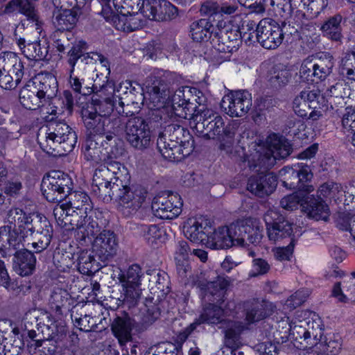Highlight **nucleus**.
I'll return each mask as SVG.
<instances>
[{
  "label": "nucleus",
  "instance_id": "obj_1",
  "mask_svg": "<svg viewBox=\"0 0 355 355\" xmlns=\"http://www.w3.org/2000/svg\"><path fill=\"white\" fill-rule=\"evenodd\" d=\"M266 143L268 148L258 146V148L254 149L250 155H246L242 148L243 156L241 157V162L244 168L248 166L250 170L256 171L260 169L268 170L275 164L277 159H284L292 152L290 143L279 134L269 135Z\"/></svg>",
  "mask_w": 355,
  "mask_h": 355
},
{
  "label": "nucleus",
  "instance_id": "obj_2",
  "mask_svg": "<svg viewBox=\"0 0 355 355\" xmlns=\"http://www.w3.org/2000/svg\"><path fill=\"white\" fill-rule=\"evenodd\" d=\"M194 129L200 135L208 139H217L219 149L230 152L234 144L235 128L225 125L223 118L214 110L208 108L199 110L194 119Z\"/></svg>",
  "mask_w": 355,
  "mask_h": 355
},
{
  "label": "nucleus",
  "instance_id": "obj_3",
  "mask_svg": "<svg viewBox=\"0 0 355 355\" xmlns=\"http://www.w3.org/2000/svg\"><path fill=\"white\" fill-rule=\"evenodd\" d=\"M157 146L164 159L180 162L193 151L194 140L187 128L170 124L159 135Z\"/></svg>",
  "mask_w": 355,
  "mask_h": 355
},
{
  "label": "nucleus",
  "instance_id": "obj_4",
  "mask_svg": "<svg viewBox=\"0 0 355 355\" xmlns=\"http://www.w3.org/2000/svg\"><path fill=\"white\" fill-rule=\"evenodd\" d=\"M130 178L128 168L119 162L107 159L101 164L93 174L91 190L98 199L111 202L114 187L119 182L125 183Z\"/></svg>",
  "mask_w": 355,
  "mask_h": 355
},
{
  "label": "nucleus",
  "instance_id": "obj_5",
  "mask_svg": "<svg viewBox=\"0 0 355 355\" xmlns=\"http://www.w3.org/2000/svg\"><path fill=\"white\" fill-rule=\"evenodd\" d=\"M78 137L65 122L51 121L45 131L41 129L37 141L42 150L53 156H60L71 152L76 146Z\"/></svg>",
  "mask_w": 355,
  "mask_h": 355
},
{
  "label": "nucleus",
  "instance_id": "obj_6",
  "mask_svg": "<svg viewBox=\"0 0 355 355\" xmlns=\"http://www.w3.org/2000/svg\"><path fill=\"white\" fill-rule=\"evenodd\" d=\"M17 223L26 235L32 236L31 245L35 252L40 253L48 248L52 239L53 227L46 217L26 211V217L22 216Z\"/></svg>",
  "mask_w": 355,
  "mask_h": 355
},
{
  "label": "nucleus",
  "instance_id": "obj_7",
  "mask_svg": "<svg viewBox=\"0 0 355 355\" xmlns=\"http://www.w3.org/2000/svg\"><path fill=\"white\" fill-rule=\"evenodd\" d=\"M114 187L111 200L115 199L119 202V210L125 217L135 214L144 202L147 191L141 185H130V178L123 182H119Z\"/></svg>",
  "mask_w": 355,
  "mask_h": 355
},
{
  "label": "nucleus",
  "instance_id": "obj_8",
  "mask_svg": "<svg viewBox=\"0 0 355 355\" xmlns=\"http://www.w3.org/2000/svg\"><path fill=\"white\" fill-rule=\"evenodd\" d=\"M141 276V268L138 264H132L127 270L121 272L119 279L123 293L119 297L114 298L116 306L112 309H117L121 306L131 309L137 304L141 294L139 288Z\"/></svg>",
  "mask_w": 355,
  "mask_h": 355
},
{
  "label": "nucleus",
  "instance_id": "obj_9",
  "mask_svg": "<svg viewBox=\"0 0 355 355\" xmlns=\"http://www.w3.org/2000/svg\"><path fill=\"white\" fill-rule=\"evenodd\" d=\"M78 217L71 230H75V238L81 245L91 242L92 238L109 225V220L97 209L78 214Z\"/></svg>",
  "mask_w": 355,
  "mask_h": 355
},
{
  "label": "nucleus",
  "instance_id": "obj_10",
  "mask_svg": "<svg viewBox=\"0 0 355 355\" xmlns=\"http://www.w3.org/2000/svg\"><path fill=\"white\" fill-rule=\"evenodd\" d=\"M71 190V178L61 171H52L45 175L42 180L41 191L49 202H60Z\"/></svg>",
  "mask_w": 355,
  "mask_h": 355
},
{
  "label": "nucleus",
  "instance_id": "obj_11",
  "mask_svg": "<svg viewBox=\"0 0 355 355\" xmlns=\"http://www.w3.org/2000/svg\"><path fill=\"white\" fill-rule=\"evenodd\" d=\"M279 175L282 185L286 189L307 193L314 190L313 186L308 183L313 178V173L308 165L298 163L293 166H284L279 171Z\"/></svg>",
  "mask_w": 355,
  "mask_h": 355
},
{
  "label": "nucleus",
  "instance_id": "obj_12",
  "mask_svg": "<svg viewBox=\"0 0 355 355\" xmlns=\"http://www.w3.org/2000/svg\"><path fill=\"white\" fill-rule=\"evenodd\" d=\"M232 232L236 236V244L238 246H245L249 243L259 244L263 238V226L259 220L248 218L231 224Z\"/></svg>",
  "mask_w": 355,
  "mask_h": 355
},
{
  "label": "nucleus",
  "instance_id": "obj_13",
  "mask_svg": "<svg viewBox=\"0 0 355 355\" xmlns=\"http://www.w3.org/2000/svg\"><path fill=\"white\" fill-rule=\"evenodd\" d=\"M42 24L43 23L41 21V31L39 33H37L35 28L31 27L30 25L28 27H27V26H23L25 29V35H26L28 32H31L33 34V40L26 37H18L17 34L16 33H15L17 46L24 56L29 60L36 61L44 60L48 55V46L45 44L42 45L39 40L40 36L42 32Z\"/></svg>",
  "mask_w": 355,
  "mask_h": 355
},
{
  "label": "nucleus",
  "instance_id": "obj_14",
  "mask_svg": "<svg viewBox=\"0 0 355 355\" xmlns=\"http://www.w3.org/2000/svg\"><path fill=\"white\" fill-rule=\"evenodd\" d=\"M263 220L270 241L276 243L292 235V223L286 220L277 210H268L263 216Z\"/></svg>",
  "mask_w": 355,
  "mask_h": 355
},
{
  "label": "nucleus",
  "instance_id": "obj_15",
  "mask_svg": "<svg viewBox=\"0 0 355 355\" xmlns=\"http://www.w3.org/2000/svg\"><path fill=\"white\" fill-rule=\"evenodd\" d=\"M125 137L128 143L137 149L147 148L151 137L148 123L139 116L130 119L125 125Z\"/></svg>",
  "mask_w": 355,
  "mask_h": 355
},
{
  "label": "nucleus",
  "instance_id": "obj_16",
  "mask_svg": "<svg viewBox=\"0 0 355 355\" xmlns=\"http://www.w3.org/2000/svg\"><path fill=\"white\" fill-rule=\"evenodd\" d=\"M256 40L263 48L275 49L282 43L280 24L270 18H264L257 24Z\"/></svg>",
  "mask_w": 355,
  "mask_h": 355
},
{
  "label": "nucleus",
  "instance_id": "obj_17",
  "mask_svg": "<svg viewBox=\"0 0 355 355\" xmlns=\"http://www.w3.org/2000/svg\"><path fill=\"white\" fill-rule=\"evenodd\" d=\"M119 239L114 231L103 229L92 242V250L102 261L113 258L118 251Z\"/></svg>",
  "mask_w": 355,
  "mask_h": 355
},
{
  "label": "nucleus",
  "instance_id": "obj_18",
  "mask_svg": "<svg viewBox=\"0 0 355 355\" xmlns=\"http://www.w3.org/2000/svg\"><path fill=\"white\" fill-rule=\"evenodd\" d=\"M183 201L180 196L170 193L167 196L155 198L152 203V210L155 216L166 220L177 218L182 211Z\"/></svg>",
  "mask_w": 355,
  "mask_h": 355
},
{
  "label": "nucleus",
  "instance_id": "obj_19",
  "mask_svg": "<svg viewBox=\"0 0 355 355\" xmlns=\"http://www.w3.org/2000/svg\"><path fill=\"white\" fill-rule=\"evenodd\" d=\"M252 95L247 90L232 92L222 100L221 106L231 117L245 116L252 107Z\"/></svg>",
  "mask_w": 355,
  "mask_h": 355
},
{
  "label": "nucleus",
  "instance_id": "obj_20",
  "mask_svg": "<svg viewBox=\"0 0 355 355\" xmlns=\"http://www.w3.org/2000/svg\"><path fill=\"white\" fill-rule=\"evenodd\" d=\"M191 87L186 86L177 89L171 98V107L175 116L181 119H191L194 117L197 110L196 103L190 101Z\"/></svg>",
  "mask_w": 355,
  "mask_h": 355
},
{
  "label": "nucleus",
  "instance_id": "obj_21",
  "mask_svg": "<svg viewBox=\"0 0 355 355\" xmlns=\"http://www.w3.org/2000/svg\"><path fill=\"white\" fill-rule=\"evenodd\" d=\"M315 324L317 325V329H318L319 324L309 319L292 322L289 324L290 335L295 341L302 345L301 347L306 348L312 346L315 343V340L317 337V334L315 333L316 331Z\"/></svg>",
  "mask_w": 355,
  "mask_h": 355
},
{
  "label": "nucleus",
  "instance_id": "obj_22",
  "mask_svg": "<svg viewBox=\"0 0 355 355\" xmlns=\"http://www.w3.org/2000/svg\"><path fill=\"white\" fill-rule=\"evenodd\" d=\"M22 216L26 217V211L20 208H13L9 211L8 218L10 223H13L15 227L11 229L10 227H8V236L9 241V251L20 250L24 248L26 239L28 237L26 235L22 228H20L17 223L21 219Z\"/></svg>",
  "mask_w": 355,
  "mask_h": 355
},
{
  "label": "nucleus",
  "instance_id": "obj_23",
  "mask_svg": "<svg viewBox=\"0 0 355 355\" xmlns=\"http://www.w3.org/2000/svg\"><path fill=\"white\" fill-rule=\"evenodd\" d=\"M150 20L170 21L178 15V8L167 0H150L143 11Z\"/></svg>",
  "mask_w": 355,
  "mask_h": 355
},
{
  "label": "nucleus",
  "instance_id": "obj_24",
  "mask_svg": "<svg viewBox=\"0 0 355 355\" xmlns=\"http://www.w3.org/2000/svg\"><path fill=\"white\" fill-rule=\"evenodd\" d=\"M277 184V177L273 173L261 172L249 178L247 189L255 196L262 198L272 193Z\"/></svg>",
  "mask_w": 355,
  "mask_h": 355
},
{
  "label": "nucleus",
  "instance_id": "obj_25",
  "mask_svg": "<svg viewBox=\"0 0 355 355\" xmlns=\"http://www.w3.org/2000/svg\"><path fill=\"white\" fill-rule=\"evenodd\" d=\"M49 327H42L43 338L35 340L34 355H58L62 335L49 332Z\"/></svg>",
  "mask_w": 355,
  "mask_h": 355
},
{
  "label": "nucleus",
  "instance_id": "obj_26",
  "mask_svg": "<svg viewBox=\"0 0 355 355\" xmlns=\"http://www.w3.org/2000/svg\"><path fill=\"white\" fill-rule=\"evenodd\" d=\"M133 327V320L125 311L121 315H116L113 319L111 324V330L121 347H123L128 343L132 341Z\"/></svg>",
  "mask_w": 355,
  "mask_h": 355
},
{
  "label": "nucleus",
  "instance_id": "obj_27",
  "mask_svg": "<svg viewBox=\"0 0 355 355\" xmlns=\"http://www.w3.org/2000/svg\"><path fill=\"white\" fill-rule=\"evenodd\" d=\"M47 103L57 94L58 86L56 78L51 73H40L29 80Z\"/></svg>",
  "mask_w": 355,
  "mask_h": 355
},
{
  "label": "nucleus",
  "instance_id": "obj_28",
  "mask_svg": "<svg viewBox=\"0 0 355 355\" xmlns=\"http://www.w3.org/2000/svg\"><path fill=\"white\" fill-rule=\"evenodd\" d=\"M207 248L213 250L228 249L236 244V236L232 232L231 224L229 226L219 227L205 239Z\"/></svg>",
  "mask_w": 355,
  "mask_h": 355
},
{
  "label": "nucleus",
  "instance_id": "obj_29",
  "mask_svg": "<svg viewBox=\"0 0 355 355\" xmlns=\"http://www.w3.org/2000/svg\"><path fill=\"white\" fill-rule=\"evenodd\" d=\"M83 118L87 129V136L104 139L106 133L105 125L110 122L107 117L102 116L92 110L85 109L83 111Z\"/></svg>",
  "mask_w": 355,
  "mask_h": 355
},
{
  "label": "nucleus",
  "instance_id": "obj_30",
  "mask_svg": "<svg viewBox=\"0 0 355 355\" xmlns=\"http://www.w3.org/2000/svg\"><path fill=\"white\" fill-rule=\"evenodd\" d=\"M127 10V13L123 12L114 16L112 21L116 29L125 32H132L141 28L146 24V21L142 18L143 11Z\"/></svg>",
  "mask_w": 355,
  "mask_h": 355
},
{
  "label": "nucleus",
  "instance_id": "obj_31",
  "mask_svg": "<svg viewBox=\"0 0 355 355\" xmlns=\"http://www.w3.org/2000/svg\"><path fill=\"white\" fill-rule=\"evenodd\" d=\"M13 255L12 268L17 274L27 277L34 272L37 259L31 251L24 248L17 250Z\"/></svg>",
  "mask_w": 355,
  "mask_h": 355
},
{
  "label": "nucleus",
  "instance_id": "obj_32",
  "mask_svg": "<svg viewBox=\"0 0 355 355\" xmlns=\"http://www.w3.org/2000/svg\"><path fill=\"white\" fill-rule=\"evenodd\" d=\"M208 223L202 217L189 218L184 222L183 233L193 243H202L207 234Z\"/></svg>",
  "mask_w": 355,
  "mask_h": 355
},
{
  "label": "nucleus",
  "instance_id": "obj_33",
  "mask_svg": "<svg viewBox=\"0 0 355 355\" xmlns=\"http://www.w3.org/2000/svg\"><path fill=\"white\" fill-rule=\"evenodd\" d=\"M104 139L101 137H92V136H87L86 140L82 146V152L84 158L92 162V164H99L105 159V154L108 153L107 151L103 152L107 149L104 147Z\"/></svg>",
  "mask_w": 355,
  "mask_h": 355
},
{
  "label": "nucleus",
  "instance_id": "obj_34",
  "mask_svg": "<svg viewBox=\"0 0 355 355\" xmlns=\"http://www.w3.org/2000/svg\"><path fill=\"white\" fill-rule=\"evenodd\" d=\"M150 109L160 110L170 103L171 92L164 80H157L148 92Z\"/></svg>",
  "mask_w": 355,
  "mask_h": 355
},
{
  "label": "nucleus",
  "instance_id": "obj_35",
  "mask_svg": "<svg viewBox=\"0 0 355 355\" xmlns=\"http://www.w3.org/2000/svg\"><path fill=\"white\" fill-rule=\"evenodd\" d=\"M87 49V44L85 41L80 40L72 43L67 53V62L69 65V73H73L75 67L78 60L85 62L87 64H92V60H90V53H85Z\"/></svg>",
  "mask_w": 355,
  "mask_h": 355
},
{
  "label": "nucleus",
  "instance_id": "obj_36",
  "mask_svg": "<svg viewBox=\"0 0 355 355\" xmlns=\"http://www.w3.org/2000/svg\"><path fill=\"white\" fill-rule=\"evenodd\" d=\"M0 68L6 73L13 72L17 80H22L26 73L24 62L17 53L12 51H4L0 53Z\"/></svg>",
  "mask_w": 355,
  "mask_h": 355
},
{
  "label": "nucleus",
  "instance_id": "obj_37",
  "mask_svg": "<svg viewBox=\"0 0 355 355\" xmlns=\"http://www.w3.org/2000/svg\"><path fill=\"white\" fill-rule=\"evenodd\" d=\"M343 17L340 13L327 18L320 27L323 36L331 42L341 44L343 40Z\"/></svg>",
  "mask_w": 355,
  "mask_h": 355
},
{
  "label": "nucleus",
  "instance_id": "obj_38",
  "mask_svg": "<svg viewBox=\"0 0 355 355\" xmlns=\"http://www.w3.org/2000/svg\"><path fill=\"white\" fill-rule=\"evenodd\" d=\"M229 285L230 279L228 277L218 276L214 281L200 283V287L204 292L205 295H211L213 297V301L219 302L223 301L225 293Z\"/></svg>",
  "mask_w": 355,
  "mask_h": 355
},
{
  "label": "nucleus",
  "instance_id": "obj_39",
  "mask_svg": "<svg viewBox=\"0 0 355 355\" xmlns=\"http://www.w3.org/2000/svg\"><path fill=\"white\" fill-rule=\"evenodd\" d=\"M19 102L24 108L31 110H35L46 103L29 81L20 91Z\"/></svg>",
  "mask_w": 355,
  "mask_h": 355
},
{
  "label": "nucleus",
  "instance_id": "obj_40",
  "mask_svg": "<svg viewBox=\"0 0 355 355\" xmlns=\"http://www.w3.org/2000/svg\"><path fill=\"white\" fill-rule=\"evenodd\" d=\"M245 320L248 324H252L263 320L270 315L268 303L257 299L247 301L244 304Z\"/></svg>",
  "mask_w": 355,
  "mask_h": 355
},
{
  "label": "nucleus",
  "instance_id": "obj_41",
  "mask_svg": "<svg viewBox=\"0 0 355 355\" xmlns=\"http://www.w3.org/2000/svg\"><path fill=\"white\" fill-rule=\"evenodd\" d=\"M93 251L89 250H80L76 253L77 270L83 275H92L99 270V266L94 255Z\"/></svg>",
  "mask_w": 355,
  "mask_h": 355
},
{
  "label": "nucleus",
  "instance_id": "obj_42",
  "mask_svg": "<svg viewBox=\"0 0 355 355\" xmlns=\"http://www.w3.org/2000/svg\"><path fill=\"white\" fill-rule=\"evenodd\" d=\"M292 74L287 66L279 63L275 64L268 72L267 81L270 87L281 88L286 86L291 78Z\"/></svg>",
  "mask_w": 355,
  "mask_h": 355
},
{
  "label": "nucleus",
  "instance_id": "obj_43",
  "mask_svg": "<svg viewBox=\"0 0 355 355\" xmlns=\"http://www.w3.org/2000/svg\"><path fill=\"white\" fill-rule=\"evenodd\" d=\"M216 32L214 25L209 19H200L190 25L192 39L198 42L207 41Z\"/></svg>",
  "mask_w": 355,
  "mask_h": 355
},
{
  "label": "nucleus",
  "instance_id": "obj_44",
  "mask_svg": "<svg viewBox=\"0 0 355 355\" xmlns=\"http://www.w3.org/2000/svg\"><path fill=\"white\" fill-rule=\"evenodd\" d=\"M78 12L73 10H55L53 12V24L57 30L70 31L78 21Z\"/></svg>",
  "mask_w": 355,
  "mask_h": 355
},
{
  "label": "nucleus",
  "instance_id": "obj_45",
  "mask_svg": "<svg viewBox=\"0 0 355 355\" xmlns=\"http://www.w3.org/2000/svg\"><path fill=\"white\" fill-rule=\"evenodd\" d=\"M226 329L224 331V344L232 351L238 349L241 345V334L244 329L242 322L229 320L225 322Z\"/></svg>",
  "mask_w": 355,
  "mask_h": 355
},
{
  "label": "nucleus",
  "instance_id": "obj_46",
  "mask_svg": "<svg viewBox=\"0 0 355 355\" xmlns=\"http://www.w3.org/2000/svg\"><path fill=\"white\" fill-rule=\"evenodd\" d=\"M304 208L310 217L315 220H326L329 217V207L320 196L315 198L309 194V199L305 201Z\"/></svg>",
  "mask_w": 355,
  "mask_h": 355
},
{
  "label": "nucleus",
  "instance_id": "obj_47",
  "mask_svg": "<svg viewBox=\"0 0 355 355\" xmlns=\"http://www.w3.org/2000/svg\"><path fill=\"white\" fill-rule=\"evenodd\" d=\"M347 189V186L346 185L329 181L319 187L318 193L321 198L334 199L336 202H342L344 201L343 198H345L347 196L346 193H349L346 191Z\"/></svg>",
  "mask_w": 355,
  "mask_h": 355
},
{
  "label": "nucleus",
  "instance_id": "obj_48",
  "mask_svg": "<svg viewBox=\"0 0 355 355\" xmlns=\"http://www.w3.org/2000/svg\"><path fill=\"white\" fill-rule=\"evenodd\" d=\"M67 204L72 213L78 215L94 210L92 209L90 198L86 193L82 191H75L71 193L69 200Z\"/></svg>",
  "mask_w": 355,
  "mask_h": 355
},
{
  "label": "nucleus",
  "instance_id": "obj_49",
  "mask_svg": "<svg viewBox=\"0 0 355 355\" xmlns=\"http://www.w3.org/2000/svg\"><path fill=\"white\" fill-rule=\"evenodd\" d=\"M72 301L70 294L65 289L55 288L51 294L49 304L56 313L62 314L63 309H69Z\"/></svg>",
  "mask_w": 355,
  "mask_h": 355
},
{
  "label": "nucleus",
  "instance_id": "obj_50",
  "mask_svg": "<svg viewBox=\"0 0 355 355\" xmlns=\"http://www.w3.org/2000/svg\"><path fill=\"white\" fill-rule=\"evenodd\" d=\"M53 214L57 224L66 230H71L73 223L78 218L77 214L71 212L67 203L58 204L53 209Z\"/></svg>",
  "mask_w": 355,
  "mask_h": 355
},
{
  "label": "nucleus",
  "instance_id": "obj_51",
  "mask_svg": "<svg viewBox=\"0 0 355 355\" xmlns=\"http://www.w3.org/2000/svg\"><path fill=\"white\" fill-rule=\"evenodd\" d=\"M103 308L99 304L87 302L85 304H77L71 309V318L74 324L85 317H96L101 313Z\"/></svg>",
  "mask_w": 355,
  "mask_h": 355
},
{
  "label": "nucleus",
  "instance_id": "obj_52",
  "mask_svg": "<svg viewBox=\"0 0 355 355\" xmlns=\"http://www.w3.org/2000/svg\"><path fill=\"white\" fill-rule=\"evenodd\" d=\"M76 253L62 248H57L53 257V261L56 269L62 272H68L75 265Z\"/></svg>",
  "mask_w": 355,
  "mask_h": 355
},
{
  "label": "nucleus",
  "instance_id": "obj_53",
  "mask_svg": "<svg viewBox=\"0 0 355 355\" xmlns=\"http://www.w3.org/2000/svg\"><path fill=\"white\" fill-rule=\"evenodd\" d=\"M223 309L214 304L209 303L205 306L202 313L196 319V323L209 324H217L223 322Z\"/></svg>",
  "mask_w": 355,
  "mask_h": 355
},
{
  "label": "nucleus",
  "instance_id": "obj_54",
  "mask_svg": "<svg viewBox=\"0 0 355 355\" xmlns=\"http://www.w3.org/2000/svg\"><path fill=\"white\" fill-rule=\"evenodd\" d=\"M69 74V83L74 92L87 96L93 93L94 88L96 89L97 85H92L91 79H85L80 76L75 75L74 73ZM98 87L99 88V86Z\"/></svg>",
  "mask_w": 355,
  "mask_h": 355
},
{
  "label": "nucleus",
  "instance_id": "obj_55",
  "mask_svg": "<svg viewBox=\"0 0 355 355\" xmlns=\"http://www.w3.org/2000/svg\"><path fill=\"white\" fill-rule=\"evenodd\" d=\"M334 223L339 230L349 232L355 241V213L338 212L334 216Z\"/></svg>",
  "mask_w": 355,
  "mask_h": 355
},
{
  "label": "nucleus",
  "instance_id": "obj_56",
  "mask_svg": "<svg viewBox=\"0 0 355 355\" xmlns=\"http://www.w3.org/2000/svg\"><path fill=\"white\" fill-rule=\"evenodd\" d=\"M297 8L306 10L311 18L317 17L328 6L329 0H298Z\"/></svg>",
  "mask_w": 355,
  "mask_h": 355
},
{
  "label": "nucleus",
  "instance_id": "obj_57",
  "mask_svg": "<svg viewBox=\"0 0 355 355\" xmlns=\"http://www.w3.org/2000/svg\"><path fill=\"white\" fill-rule=\"evenodd\" d=\"M309 194L304 191H297L284 196L280 201V205L282 208L286 210L296 209L299 205L304 207L305 201L309 199Z\"/></svg>",
  "mask_w": 355,
  "mask_h": 355
},
{
  "label": "nucleus",
  "instance_id": "obj_58",
  "mask_svg": "<svg viewBox=\"0 0 355 355\" xmlns=\"http://www.w3.org/2000/svg\"><path fill=\"white\" fill-rule=\"evenodd\" d=\"M339 73L349 80L355 81V51L345 54L340 61Z\"/></svg>",
  "mask_w": 355,
  "mask_h": 355
},
{
  "label": "nucleus",
  "instance_id": "obj_59",
  "mask_svg": "<svg viewBox=\"0 0 355 355\" xmlns=\"http://www.w3.org/2000/svg\"><path fill=\"white\" fill-rule=\"evenodd\" d=\"M116 102L110 98H106L103 101L92 99V103L86 109L92 110L98 114L107 117L114 110L116 111Z\"/></svg>",
  "mask_w": 355,
  "mask_h": 355
},
{
  "label": "nucleus",
  "instance_id": "obj_60",
  "mask_svg": "<svg viewBox=\"0 0 355 355\" xmlns=\"http://www.w3.org/2000/svg\"><path fill=\"white\" fill-rule=\"evenodd\" d=\"M52 103L54 107L61 113L67 111L71 114L73 107V97L69 90H64L61 94L57 96V94L52 99Z\"/></svg>",
  "mask_w": 355,
  "mask_h": 355
},
{
  "label": "nucleus",
  "instance_id": "obj_61",
  "mask_svg": "<svg viewBox=\"0 0 355 355\" xmlns=\"http://www.w3.org/2000/svg\"><path fill=\"white\" fill-rule=\"evenodd\" d=\"M342 125L345 132L351 138L352 144L355 147V110L350 109L343 114Z\"/></svg>",
  "mask_w": 355,
  "mask_h": 355
},
{
  "label": "nucleus",
  "instance_id": "obj_62",
  "mask_svg": "<svg viewBox=\"0 0 355 355\" xmlns=\"http://www.w3.org/2000/svg\"><path fill=\"white\" fill-rule=\"evenodd\" d=\"M314 66L315 64L310 57L303 61L300 69V76L302 80L307 83H318L315 76Z\"/></svg>",
  "mask_w": 355,
  "mask_h": 355
},
{
  "label": "nucleus",
  "instance_id": "obj_63",
  "mask_svg": "<svg viewBox=\"0 0 355 355\" xmlns=\"http://www.w3.org/2000/svg\"><path fill=\"white\" fill-rule=\"evenodd\" d=\"M147 274L150 276L149 282L155 284L157 290L164 292L165 289L168 288L169 277L166 272L153 270L150 272L148 271Z\"/></svg>",
  "mask_w": 355,
  "mask_h": 355
},
{
  "label": "nucleus",
  "instance_id": "obj_64",
  "mask_svg": "<svg viewBox=\"0 0 355 355\" xmlns=\"http://www.w3.org/2000/svg\"><path fill=\"white\" fill-rule=\"evenodd\" d=\"M53 46L59 53H64L70 46L68 33L56 30L52 35Z\"/></svg>",
  "mask_w": 355,
  "mask_h": 355
}]
</instances>
